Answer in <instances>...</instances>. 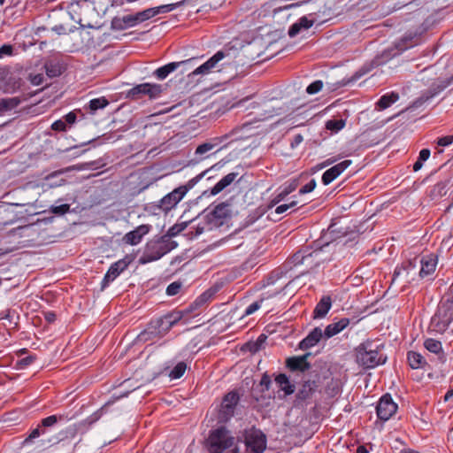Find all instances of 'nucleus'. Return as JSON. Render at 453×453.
<instances>
[{
  "instance_id": "obj_1",
  "label": "nucleus",
  "mask_w": 453,
  "mask_h": 453,
  "mask_svg": "<svg viewBox=\"0 0 453 453\" xmlns=\"http://www.w3.org/2000/svg\"><path fill=\"white\" fill-rule=\"evenodd\" d=\"M66 417L64 414L51 415L42 419L40 424L33 429L28 436L24 440L23 444L34 443L35 440L40 447L47 448L67 439L76 437L79 430L77 424L69 426L58 434H53L51 428L59 421H64Z\"/></svg>"
},
{
  "instance_id": "obj_2",
  "label": "nucleus",
  "mask_w": 453,
  "mask_h": 453,
  "mask_svg": "<svg viewBox=\"0 0 453 453\" xmlns=\"http://www.w3.org/2000/svg\"><path fill=\"white\" fill-rule=\"evenodd\" d=\"M176 247L177 242L170 240L168 236L153 238L146 243L138 262L140 265H145L157 261Z\"/></svg>"
},
{
  "instance_id": "obj_3",
  "label": "nucleus",
  "mask_w": 453,
  "mask_h": 453,
  "mask_svg": "<svg viewBox=\"0 0 453 453\" xmlns=\"http://www.w3.org/2000/svg\"><path fill=\"white\" fill-rule=\"evenodd\" d=\"M386 359L379 346L372 342H364L357 348V361L365 368H374L384 364Z\"/></svg>"
},
{
  "instance_id": "obj_4",
  "label": "nucleus",
  "mask_w": 453,
  "mask_h": 453,
  "mask_svg": "<svg viewBox=\"0 0 453 453\" xmlns=\"http://www.w3.org/2000/svg\"><path fill=\"white\" fill-rule=\"evenodd\" d=\"M234 441V438L230 435L226 427H219L210 433L207 439L208 450L210 453H222L225 449L230 448Z\"/></svg>"
},
{
  "instance_id": "obj_5",
  "label": "nucleus",
  "mask_w": 453,
  "mask_h": 453,
  "mask_svg": "<svg viewBox=\"0 0 453 453\" xmlns=\"http://www.w3.org/2000/svg\"><path fill=\"white\" fill-rule=\"evenodd\" d=\"M453 323V302L446 301L441 303L436 313L431 320V325L434 331L439 333L445 332Z\"/></svg>"
},
{
  "instance_id": "obj_6",
  "label": "nucleus",
  "mask_w": 453,
  "mask_h": 453,
  "mask_svg": "<svg viewBox=\"0 0 453 453\" xmlns=\"http://www.w3.org/2000/svg\"><path fill=\"white\" fill-rule=\"evenodd\" d=\"M247 453H264L266 449V436L259 429L251 427L242 434Z\"/></svg>"
},
{
  "instance_id": "obj_7",
  "label": "nucleus",
  "mask_w": 453,
  "mask_h": 453,
  "mask_svg": "<svg viewBox=\"0 0 453 453\" xmlns=\"http://www.w3.org/2000/svg\"><path fill=\"white\" fill-rule=\"evenodd\" d=\"M171 327L165 323V316L152 319L147 327L138 335L141 342L152 341L155 338H162L169 331Z\"/></svg>"
},
{
  "instance_id": "obj_8",
  "label": "nucleus",
  "mask_w": 453,
  "mask_h": 453,
  "mask_svg": "<svg viewBox=\"0 0 453 453\" xmlns=\"http://www.w3.org/2000/svg\"><path fill=\"white\" fill-rule=\"evenodd\" d=\"M204 175V173L197 175L188 182V187L181 186L175 188L171 193L165 196L159 202L158 207L164 211H169L183 198L188 192V188H191L199 179Z\"/></svg>"
},
{
  "instance_id": "obj_9",
  "label": "nucleus",
  "mask_w": 453,
  "mask_h": 453,
  "mask_svg": "<svg viewBox=\"0 0 453 453\" xmlns=\"http://www.w3.org/2000/svg\"><path fill=\"white\" fill-rule=\"evenodd\" d=\"M162 91L163 88L160 84L142 83L128 90L127 96L133 100L141 99L143 96H148L150 99H156Z\"/></svg>"
},
{
  "instance_id": "obj_10",
  "label": "nucleus",
  "mask_w": 453,
  "mask_h": 453,
  "mask_svg": "<svg viewBox=\"0 0 453 453\" xmlns=\"http://www.w3.org/2000/svg\"><path fill=\"white\" fill-rule=\"evenodd\" d=\"M238 402L239 395L234 391H231L224 396L219 414L220 421H227L233 417Z\"/></svg>"
},
{
  "instance_id": "obj_11",
  "label": "nucleus",
  "mask_w": 453,
  "mask_h": 453,
  "mask_svg": "<svg viewBox=\"0 0 453 453\" xmlns=\"http://www.w3.org/2000/svg\"><path fill=\"white\" fill-rule=\"evenodd\" d=\"M397 411V404L393 401L389 394L384 395L379 401L376 411L381 420H388Z\"/></svg>"
},
{
  "instance_id": "obj_12",
  "label": "nucleus",
  "mask_w": 453,
  "mask_h": 453,
  "mask_svg": "<svg viewBox=\"0 0 453 453\" xmlns=\"http://www.w3.org/2000/svg\"><path fill=\"white\" fill-rule=\"evenodd\" d=\"M352 161L349 159L343 160L331 168L327 169L322 175V182L324 185L330 184L338 176H340L349 165Z\"/></svg>"
},
{
  "instance_id": "obj_13",
  "label": "nucleus",
  "mask_w": 453,
  "mask_h": 453,
  "mask_svg": "<svg viewBox=\"0 0 453 453\" xmlns=\"http://www.w3.org/2000/svg\"><path fill=\"white\" fill-rule=\"evenodd\" d=\"M130 264V260L124 258L113 263L107 271L104 280L103 287L113 281Z\"/></svg>"
},
{
  "instance_id": "obj_14",
  "label": "nucleus",
  "mask_w": 453,
  "mask_h": 453,
  "mask_svg": "<svg viewBox=\"0 0 453 453\" xmlns=\"http://www.w3.org/2000/svg\"><path fill=\"white\" fill-rule=\"evenodd\" d=\"M226 54L219 50L216 52L211 58H209L205 63L198 66L196 69H195L191 75H198V74H208L210 73L213 69L218 67V64L219 61H221L225 58Z\"/></svg>"
},
{
  "instance_id": "obj_15",
  "label": "nucleus",
  "mask_w": 453,
  "mask_h": 453,
  "mask_svg": "<svg viewBox=\"0 0 453 453\" xmlns=\"http://www.w3.org/2000/svg\"><path fill=\"white\" fill-rule=\"evenodd\" d=\"M150 225H141L135 229L127 233L123 237V241L125 243L129 245H137L142 242L143 236L146 235L150 231Z\"/></svg>"
},
{
  "instance_id": "obj_16",
  "label": "nucleus",
  "mask_w": 453,
  "mask_h": 453,
  "mask_svg": "<svg viewBox=\"0 0 453 453\" xmlns=\"http://www.w3.org/2000/svg\"><path fill=\"white\" fill-rule=\"evenodd\" d=\"M322 338H324V333L321 328L315 327L309 334L303 339L299 343V349L305 350L315 346Z\"/></svg>"
},
{
  "instance_id": "obj_17",
  "label": "nucleus",
  "mask_w": 453,
  "mask_h": 453,
  "mask_svg": "<svg viewBox=\"0 0 453 453\" xmlns=\"http://www.w3.org/2000/svg\"><path fill=\"white\" fill-rule=\"evenodd\" d=\"M420 42V35L417 33L405 34L396 43L395 48L398 51H403L409 48L414 47Z\"/></svg>"
},
{
  "instance_id": "obj_18",
  "label": "nucleus",
  "mask_w": 453,
  "mask_h": 453,
  "mask_svg": "<svg viewBox=\"0 0 453 453\" xmlns=\"http://www.w3.org/2000/svg\"><path fill=\"white\" fill-rule=\"evenodd\" d=\"M349 319L342 318L339 321L335 323H331L324 330V338L329 339L337 334L341 333L343 329H345L349 324Z\"/></svg>"
},
{
  "instance_id": "obj_19",
  "label": "nucleus",
  "mask_w": 453,
  "mask_h": 453,
  "mask_svg": "<svg viewBox=\"0 0 453 453\" xmlns=\"http://www.w3.org/2000/svg\"><path fill=\"white\" fill-rule=\"evenodd\" d=\"M310 354L307 353L301 357H292L287 359V366L291 371H301L304 372L310 368V364L307 362V357Z\"/></svg>"
},
{
  "instance_id": "obj_20",
  "label": "nucleus",
  "mask_w": 453,
  "mask_h": 453,
  "mask_svg": "<svg viewBox=\"0 0 453 453\" xmlns=\"http://www.w3.org/2000/svg\"><path fill=\"white\" fill-rule=\"evenodd\" d=\"M332 307V299L329 296H323L320 301L317 303L313 311L314 319H322L326 317L327 312Z\"/></svg>"
},
{
  "instance_id": "obj_21",
  "label": "nucleus",
  "mask_w": 453,
  "mask_h": 453,
  "mask_svg": "<svg viewBox=\"0 0 453 453\" xmlns=\"http://www.w3.org/2000/svg\"><path fill=\"white\" fill-rule=\"evenodd\" d=\"M421 268L419 271V276L421 278L431 275L436 268L437 261L433 257H426L420 260Z\"/></svg>"
},
{
  "instance_id": "obj_22",
  "label": "nucleus",
  "mask_w": 453,
  "mask_h": 453,
  "mask_svg": "<svg viewBox=\"0 0 453 453\" xmlns=\"http://www.w3.org/2000/svg\"><path fill=\"white\" fill-rule=\"evenodd\" d=\"M224 141V137H215L212 138L211 141L203 142L197 146L196 149L195 154L196 156H203L207 152L211 151L216 147L219 146L220 143Z\"/></svg>"
},
{
  "instance_id": "obj_23",
  "label": "nucleus",
  "mask_w": 453,
  "mask_h": 453,
  "mask_svg": "<svg viewBox=\"0 0 453 453\" xmlns=\"http://www.w3.org/2000/svg\"><path fill=\"white\" fill-rule=\"evenodd\" d=\"M299 183H298V180H292L288 185H286L284 187V188L280 192L278 193L275 197L272 200L271 203H272V206L273 205H276L277 203H279L280 202H281L282 200L285 199L286 196H288L289 194H291L292 192H294L297 187H298Z\"/></svg>"
},
{
  "instance_id": "obj_24",
  "label": "nucleus",
  "mask_w": 453,
  "mask_h": 453,
  "mask_svg": "<svg viewBox=\"0 0 453 453\" xmlns=\"http://www.w3.org/2000/svg\"><path fill=\"white\" fill-rule=\"evenodd\" d=\"M186 61H180V62H172L167 65H165L164 66H161L157 68L154 72V75L159 79L164 80L171 73L174 72L180 65L185 64Z\"/></svg>"
},
{
  "instance_id": "obj_25",
  "label": "nucleus",
  "mask_w": 453,
  "mask_h": 453,
  "mask_svg": "<svg viewBox=\"0 0 453 453\" xmlns=\"http://www.w3.org/2000/svg\"><path fill=\"white\" fill-rule=\"evenodd\" d=\"M238 173H230L224 176L219 182H217L214 187L211 190V195H217L220 193L223 189L228 187L231 183L234 181Z\"/></svg>"
},
{
  "instance_id": "obj_26",
  "label": "nucleus",
  "mask_w": 453,
  "mask_h": 453,
  "mask_svg": "<svg viewBox=\"0 0 453 453\" xmlns=\"http://www.w3.org/2000/svg\"><path fill=\"white\" fill-rule=\"evenodd\" d=\"M211 215L212 216L213 219L220 220L221 224L223 219L230 216L229 204L221 203L216 205L211 211Z\"/></svg>"
},
{
  "instance_id": "obj_27",
  "label": "nucleus",
  "mask_w": 453,
  "mask_h": 453,
  "mask_svg": "<svg viewBox=\"0 0 453 453\" xmlns=\"http://www.w3.org/2000/svg\"><path fill=\"white\" fill-rule=\"evenodd\" d=\"M407 360L412 369L424 368L427 365L424 357L415 351L408 352Z\"/></svg>"
},
{
  "instance_id": "obj_28",
  "label": "nucleus",
  "mask_w": 453,
  "mask_h": 453,
  "mask_svg": "<svg viewBox=\"0 0 453 453\" xmlns=\"http://www.w3.org/2000/svg\"><path fill=\"white\" fill-rule=\"evenodd\" d=\"M424 346L428 351L438 355L439 359H441L442 362L444 361L442 346L440 341L429 338L425 341Z\"/></svg>"
},
{
  "instance_id": "obj_29",
  "label": "nucleus",
  "mask_w": 453,
  "mask_h": 453,
  "mask_svg": "<svg viewBox=\"0 0 453 453\" xmlns=\"http://www.w3.org/2000/svg\"><path fill=\"white\" fill-rule=\"evenodd\" d=\"M398 99V93L391 92L389 94L383 95L376 104L380 110H385L388 108L391 104L395 103Z\"/></svg>"
},
{
  "instance_id": "obj_30",
  "label": "nucleus",
  "mask_w": 453,
  "mask_h": 453,
  "mask_svg": "<svg viewBox=\"0 0 453 453\" xmlns=\"http://www.w3.org/2000/svg\"><path fill=\"white\" fill-rule=\"evenodd\" d=\"M275 382L280 386L281 390L285 392L286 395H291L295 391V386L292 385L288 378L284 373H280L275 378Z\"/></svg>"
},
{
  "instance_id": "obj_31",
  "label": "nucleus",
  "mask_w": 453,
  "mask_h": 453,
  "mask_svg": "<svg viewBox=\"0 0 453 453\" xmlns=\"http://www.w3.org/2000/svg\"><path fill=\"white\" fill-rule=\"evenodd\" d=\"M449 180L440 181L436 183L430 191V196L432 199H438L445 196L448 192V185Z\"/></svg>"
},
{
  "instance_id": "obj_32",
  "label": "nucleus",
  "mask_w": 453,
  "mask_h": 453,
  "mask_svg": "<svg viewBox=\"0 0 453 453\" xmlns=\"http://www.w3.org/2000/svg\"><path fill=\"white\" fill-rule=\"evenodd\" d=\"M45 70L49 77L54 78L62 73L63 67L58 62L50 60L45 63Z\"/></svg>"
},
{
  "instance_id": "obj_33",
  "label": "nucleus",
  "mask_w": 453,
  "mask_h": 453,
  "mask_svg": "<svg viewBox=\"0 0 453 453\" xmlns=\"http://www.w3.org/2000/svg\"><path fill=\"white\" fill-rule=\"evenodd\" d=\"M185 313H188V311H171L165 316V323L167 326H170L172 328L173 326H175L184 316Z\"/></svg>"
},
{
  "instance_id": "obj_34",
  "label": "nucleus",
  "mask_w": 453,
  "mask_h": 453,
  "mask_svg": "<svg viewBox=\"0 0 453 453\" xmlns=\"http://www.w3.org/2000/svg\"><path fill=\"white\" fill-rule=\"evenodd\" d=\"M109 104V101L104 97L95 98L89 101L88 109L90 113L94 114L97 110L104 109Z\"/></svg>"
},
{
  "instance_id": "obj_35",
  "label": "nucleus",
  "mask_w": 453,
  "mask_h": 453,
  "mask_svg": "<svg viewBox=\"0 0 453 453\" xmlns=\"http://www.w3.org/2000/svg\"><path fill=\"white\" fill-rule=\"evenodd\" d=\"M453 82V75L447 80L441 81L438 82L436 86H433L429 90L430 95L426 96V99L434 96L435 95L441 93L448 86H449Z\"/></svg>"
},
{
  "instance_id": "obj_36",
  "label": "nucleus",
  "mask_w": 453,
  "mask_h": 453,
  "mask_svg": "<svg viewBox=\"0 0 453 453\" xmlns=\"http://www.w3.org/2000/svg\"><path fill=\"white\" fill-rule=\"evenodd\" d=\"M415 262L412 261H407L402 264L401 267H396L394 275H393V280H395L397 277L403 274V273H406V277L410 274V270L414 269L416 267Z\"/></svg>"
},
{
  "instance_id": "obj_37",
  "label": "nucleus",
  "mask_w": 453,
  "mask_h": 453,
  "mask_svg": "<svg viewBox=\"0 0 453 453\" xmlns=\"http://www.w3.org/2000/svg\"><path fill=\"white\" fill-rule=\"evenodd\" d=\"M20 104V100L18 97L3 98L0 100V111L12 110L16 108Z\"/></svg>"
},
{
  "instance_id": "obj_38",
  "label": "nucleus",
  "mask_w": 453,
  "mask_h": 453,
  "mask_svg": "<svg viewBox=\"0 0 453 453\" xmlns=\"http://www.w3.org/2000/svg\"><path fill=\"white\" fill-rule=\"evenodd\" d=\"M316 388L317 385L315 381H305L303 385L302 390L299 392V397L301 399H306L315 390Z\"/></svg>"
},
{
  "instance_id": "obj_39",
  "label": "nucleus",
  "mask_w": 453,
  "mask_h": 453,
  "mask_svg": "<svg viewBox=\"0 0 453 453\" xmlns=\"http://www.w3.org/2000/svg\"><path fill=\"white\" fill-rule=\"evenodd\" d=\"M61 174V172H54L45 177V180L47 181V186L50 188H55L62 186L65 183V180L64 179H59L58 181L53 180L54 178L58 177Z\"/></svg>"
},
{
  "instance_id": "obj_40",
  "label": "nucleus",
  "mask_w": 453,
  "mask_h": 453,
  "mask_svg": "<svg viewBox=\"0 0 453 453\" xmlns=\"http://www.w3.org/2000/svg\"><path fill=\"white\" fill-rule=\"evenodd\" d=\"M186 369L187 365L184 362H179L170 372L169 376L171 379H179L184 374Z\"/></svg>"
},
{
  "instance_id": "obj_41",
  "label": "nucleus",
  "mask_w": 453,
  "mask_h": 453,
  "mask_svg": "<svg viewBox=\"0 0 453 453\" xmlns=\"http://www.w3.org/2000/svg\"><path fill=\"white\" fill-rule=\"evenodd\" d=\"M345 126V120L343 119H330L326 123V127L333 132H338L342 129Z\"/></svg>"
},
{
  "instance_id": "obj_42",
  "label": "nucleus",
  "mask_w": 453,
  "mask_h": 453,
  "mask_svg": "<svg viewBox=\"0 0 453 453\" xmlns=\"http://www.w3.org/2000/svg\"><path fill=\"white\" fill-rule=\"evenodd\" d=\"M212 295L213 293L210 291L203 293L194 301V303L190 305V308L194 309L204 304L212 296Z\"/></svg>"
},
{
  "instance_id": "obj_43",
  "label": "nucleus",
  "mask_w": 453,
  "mask_h": 453,
  "mask_svg": "<svg viewBox=\"0 0 453 453\" xmlns=\"http://www.w3.org/2000/svg\"><path fill=\"white\" fill-rule=\"evenodd\" d=\"M187 222L176 224L170 227L167 231V234H164L163 236H168V238L171 240L172 237H174L182 232L187 227Z\"/></svg>"
},
{
  "instance_id": "obj_44",
  "label": "nucleus",
  "mask_w": 453,
  "mask_h": 453,
  "mask_svg": "<svg viewBox=\"0 0 453 453\" xmlns=\"http://www.w3.org/2000/svg\"><path fill=\"white\" fill-rule=\"evenodd\" d=\"M181 3L177 4H163L157 7H153L152 10H155L156 16L160 13H166L173 11L176 7H178Z\"/></svg>"
},
{
  "instance_id": "obj_45",
  "label": "nucleus",
  "mask_w": 453,
  "mask_h": 453,
  "mask_svg": "<svg viewBox=\"0 0 453 453\" xmlns=\"http://www.w3.org/2000/svg\"><path fill=\"white\" fill-rule=\"evenodd\" d=\"M323 88V82L322 81H313L312 83H311L307 88H306V92L310 95H314L318 92H319Z\"/></svg>"
},
{
  "instance_id": "obj_46",
  "label": "nucleus",
  "mask_w": 453,
  "mask_h": 453,
  "mask_svg": "<svg viewBox=\"0 0 453 453\" xmlns=\"http://www.w3.org/2000/svg\"><path fill=\"white\" fill-rule=\"evenodd\" d=\"M137 14L140 22H143L156 16L155 10H152V8H149L142 12H137Z\"/></svg>"
},
{
  "instance_id": "obj_47",
  "label": "nucleus",
  "mask_w": 453,
  "mask_h": 453,
  "mask_svg": "<svg viewBox=\"0 0 453 453\" xmlns=\"http://www.w3.org/2000/svg\"><path fill=\"white\" fill-rule=\"evenodd\" d=\"M70 211V204L64 203L58 206H51L50 211L57 215H64Z\"/></svg>"
},
{
  "instance_id": "obj_48",
  "label": "nucleus",
  "mask_w": 453,
  "mask_h": 453,
  "mask_svg": "<svg viewBox=\"0 0 453 453\" xmlns=\"http://www.w3.org/2000/svg\"><path fill=\"white\" fill-rule=\"evenodd\" d=\"M264 299H260V300H257L254 303H252L251 304H250L245 311H244V315L245 316H249V315H251L253 314L255 311H257L260 307H261V303H263Z\"/></svg>"
},
{
  "instance_id": "obj_49",
  "label": "nucleus",
  "mask_w": 453,
  "mask_h": 453,
  "mask_svg": "<svg viewBox=\"0 0 453 453\" xmlns=\"http://www.w3.org/2000/svg\"><path fill=\"white\" fill-rule=\"evenodd\" d=\"M180 288L181 284L178 281H174L166 288V294L168 296H175L180 292Z\"/></svg>"
},
{
  "instance_id": "obj_50",
  "label": "nucleus",
  "mask_w": 453,
  "mask_h": 453,
  "mask_svg": "<svg viewBox=\"0 0 453 453\" xmlns=\"http://www.w3.org/2000/svg\"><path fill=\"white\" fill-rule=\"evenodd\" d=\"M297 204V202L293 200L288 203L280 204L276 207L275 213L281 214L286 212L288 209L295 207Z\"/></svg>"
},
{
  "instance_id": "obj_51",
  "label": "nucleus",
  "mask_w": 453,
  "mask_h": 453,
  "mask_svg": "<svg viewBox=\"0 0 453 453\" xmlns=\"http://www.w3.org/2000/svg\"><path fill=\"white\" fill-rule=\"evenodd\" d=\"M123 22L128 27H133L137 23H140L138 19V14L135 15H127L123 17Z\"/></svg>"
},
{
  "instance_id": "obj_52",
  "label": "nucleus",
  "mask_w": 453,
  "mask_h": 453,
  "mask_svg": "<svg viewBox=\"0 0 453 453\" xmlns=\"http://www.w3.org/2000/svg\"><path fill=\"white\" fill-rule=\"evenodd\" d=\"M316 187V180L314 179L311 180L307 184L302 187L299 189V194H306L311 192Z\"/></svg>"
},
{
  "instance_id": "obj_53",
  "label": "nucleus",
  "mask_w": 453,
  "mask_h": 453,
  "mask_svg": "<svg viewBox=\"0 0 453 453\" xmlns=\"http://www.w3.org/2000/svg\"><path fill=\"white\" fill-rule=\"evenodd\" d=\"M36 357L35 356H27L22 359H20L18 363V365L20 369L26 368L28 365H30L35 360Z\"/></svg>"
},
{
  "instance_id": "obj_54",
  "label": "nucleus",
  "mask_w": 453,
  "mask_h": 453,
  "mask_svg": "<svg viewBox=\"0 0 453 453\" xmlns=\"http://www.w3.org/2000/svg\"><path fill=\"white\" fill-rule=\"evenodd\" d=\"M272 385V380L271 377L265 372L263 374L261 380H260V386L263 388V391L269 390L270 387Z\"/></svg>"
},
{
  "instance_id": "obj_55",
  "label": "nucleus",
  "mask_w": 453,
  "mask_h": 453,
  "mask_svg": "<svg viewBox=\"0 0 453 453\" xmlns=\"http://www.w3.org/2000/svg\"><path fill=\"white\" fill-rule=\"evenodd\" d=\"M13 52V48L10 44H4L0 47V58L4 56H11Z\"/></svg>"
},
{
  "instance_id": "obj_56",
  "label": "nucleus",
  "mask_w": 453,
  "mask_h": 453,
  "mask_svg": "<svg viewBox=\"0 0 453 453\" xmlns=\"http://www.w3.org/2000/svg\"><path fill=\"white\" fill-rule=\"evenodd\" d=\"M51 128L54 131H65L66 124L63 119H58L51 125Z\"/></svg>"
},
{
  "instance_id": "obj_57",
  "label": "nucleus",
  "mask_w": 453,
  "mask_h": 453,
  "mask_svg": "<svg viewBox=\"0 0 453 453\" xmlns=\"http://www.w3.org/2000/svg\"><path fill=\"white\" fill-rule=\"evenodd\" d=\"M298 25H300L301 28L308 29L313 25V21L306 17H302L298 20Z\"/></svg>"
},
{
  "instance_id": "obj_58",
  "label": "nucleus",
  "mask_w": 453,
  "mask_h": 453,
  "mask_svg": "<svg viewBox=\"0 0 453 453\" xmlns=\"http://www.w3.org/2000/svg\"><path fill=\"white\" fill-rule=\"evenodd\" d=\"M453 142V137L450 135V136H444V137H441V138H439L438 141H437V144L439 146H448L449 144H451Z\"/></svg>"
},
{
  "instance_id": "obj_59",
  "label": "nucleus",
  "mask_w": 453,
  "mask_h": 453,
  "mask_svg": "<svg viewBox=\"0 0 453 453\" xmlns=\"http://www.w3.org/2000/svg\"><path fill=\"white\" fill-rule=\"evenodd\" d=\"M301 27L300 25H298V21L294 23L290 27H289V30H288V35L290 37H294L296 36L301 30Z\"/></svg>"
},
{
  "instance_id": "obj_60",
  "label": "nucleus",
  "mask_w": 453,
  "mask_h": 453,
  "mask_svg": "<svg viewBox=\"0 0 453 453\" xmlns=\"http://www.w3.org/2000/svg\"><path fill=\"white\" fill-rule=\"evenodd\" d=\"M76 120V114L73 111H71L64 116V121L65 124H73Z\"/></svg>"
},
{
  "instance_id": "obj_61",
  "label": "nucleus",
  "mask_w": 453,
  "mask_h": 453,
  "mask_svg": "<svg viewBox=\"0 0 453 453\" xmlns=\"http://www.w3.org/2000/svg\"><path fill=\"white\" fill-rule=\"evenodd\" d=\"M430 157V150L428 149H423L420 150L418 159L419 161L425 162Z\"/></svg>"
},
{
  "instance_id": "obj_62",
  "label": "nucleus",
  "mask_w": 453,
  "mask_h": 453,
  "mask_svg": "<svg viewBox=\"0 0 453 453\" xmlns=\"http://www.w3.org/2000/svg\"><path fill=\"white\" fill-rule=\"evenodd\" d=\"M44 319L47 322L52 323L56 320V314L53 311H47L44 313Z\"/></svg>"
},
{
  "instance_id": "obj_63",
  "label": "nucleus",
  "mask_w": 453,
  "mask_h": 453,
  "mask_svg": "<svg viewBox=\"0 0 453 453\" xmlns=\"http://www.w3.org/2000/svg\"><path fill=\"white\" fill-rule=\"evenodd\" d=\"M338 159H339L338 157H329L326 160H325L323 163L320 164V168H324L328 165H331L334 163H335Z\"/></svg>"
},
{
  "instance_id": "obj_64",
  "label": "nucleus",
  "mask_w": 453,
  "mask_h": 453,
  "mask_svg": "<svg viewBox=\"0 0 453 453\" xmlns=\"http://www.w3.org/2000/svg\"><path fill=\"white\" fill-rule=\"evenodd\" d=\"M42 81H43V77L42 74H37V75H35L34 77H32L31 79V82L34 84V85H40L42 83Z\"/></svg>"
}]
</instances>
